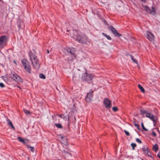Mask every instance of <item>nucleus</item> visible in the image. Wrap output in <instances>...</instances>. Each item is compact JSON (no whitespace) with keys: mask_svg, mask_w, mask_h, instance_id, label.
<instances>
[{"mask_svg":"<svg viewBox=\"0 0 160 160\" xmlns=\"http://www.w3.org/2000/svg\"><path fill=\"white\" fill-rule=\"evenodd\" d=\"M158 149V146L157 144H155L153 146L152 150L155 152H156Z\"/></svg>","mask_w":160,"mask_h":160,"instance_id":"dca6fc26","label":"nucleus"},{"mask_svg":"<svg viewBox=\"0 0 160 160\" xmlns=\"http://www.w3.org/2000/svg\"><path fill=\"white\" fill-rule=\"evenodd\" d=\"M66 58H67V59H68V61H69V60H69V58H68V57H71V55H69V56H67V55H66Z\"/></svg>","mask_w":160,"mask_h":160,"instance_id":"72a5a7b5","label":"nucleus"},{"mask_svg":"<svg viewBox=\"0 0 160 160\" xmlns=\"http://www.w3.org/2000/svg\"><path fill=\"white\" fill-rule=\"evenodd\" d=\"M138 86L139 89L141 90V91L142 92L144 93L145 92V90L141 85L140 84H138Z\"/></svg>","mask_w":160,"mask_h":160,"instance_id":"f3484780","label":"nucleus"},{"mask_svg":"<svg viewBox=\"0 0 160 160\" xmlns=\"http://www.w3.org/2000/svg\"><path fill=\"white\" fill-rule=\"evenodd\" d=\"M145 151L146 152V154H147L148 156L151 157V153L148 150V148H146L145 149Z\"/></svg>","mask_w":160,"mask_h":160,"instance_id":"aec40b11","label":"nucleus"},{"mask_svg":"<svg viewBox=\"0 0 160 160\" xmlns=\"http://www.w3.org/2000/svg\"><path fill=\"white\" fill-rule=\"evenodd\" d=\"M103 103L105 105V108H111V102L108 98H105L104 100Z\"/></svg>","mask_w":160,"mask_h":160,"instance_id":"9d476101","label":"nucleus"},{"mask_svg":"<svg viewBox=\"0 0 160 160\" xmlns=\"http://www.w3.org/2000/svg\"><path fill=\"white\" fill-rule=\"evenodd\" d=\"M9 126H10L14 130H15V127L13 126V125H12V123Z\"/></svg>","mask_w":160,"mask_h":160,"instance_id":"473e14b6","label":"nucleus"},{"mask_svg":"<svg viewBox=\"0 0 160 160\" xmlns=\"http://www.w3.org/2000/svg\"><path fill=\"white\" fill-rule=\"evenodd\" d=\"M75 109H74V108H73V110H72V112H73L74 111H75Z\"/></svg>","mask_w":160,"mask_h":160,"instance_id":"a19ab883","label":"nucleus"},{"mask_svg":"<svg viewBox=\"0 0 160 160\" xmlns=\"http://www.w3.org/2000/svg\"><path fill=\"white\" fill-rule=\"evenodd\" d=\"M147 147L145 148H142V149H143V152H144L145 153H146V152L145 151V149Z\"/></svg>","mask_w":160,"mask_h":160,"instance_id":"f704fd0d","label":"nucleus"},{"mask_svg":"<svg viewBox=\"0 0 160 160\" xmlns=\"http://www.w3.org/2000/svg\"><path fill=\"white\" fill-rule=\"evenodd\" d=\"M141 126H142V129H143V130L145 131H148V130L146 128H145V127H144V125H143V124L142 122L141 123Z\"/></svg>","mask_w":160,"mask_h":160,"instance_id":"bb28decb","label":"nucleus"},{"mask_svg":"<svg viewBox=\"0 0 160 160\" xmlns=\"http://www.w3.org/2000/svg\"><path fill=\"white\" fill-rule=\"evenodd\" d=\"M69 117L68 116V121H69Z\"/></svg>","mask_w":160,"mask_h":160,"instance_id":"79ce46f5","label":"nucleus"},{"mask_svg":"<svg viewBox=\"0 0 160 160\" xmlns=\"http://www.w3.org/2000/svg\"><path fill=\"white\" fill-rule=\"evenodd\" d=\"M146 38L150 41H152L154 39V36L153 34L149 31L147 32Z\"/></svg>","mask_w":160,"mask_h":160,"instance_id":"f8f14e48","label":"nucleus"},{"mask_svg":"<svg viewBox=\"0 0 160 160\" xmlns=\"http://www.w3.org/2000/svg\"><path fill=\"white\" fill-rule=\"evenodd\" d=\"M133 123L134 124V126L136 127L138 130H140V128H139V126L138 124L136 123L135 121H134Z\"/></svg>","mask_w":160,"mask_h":160,"instance_id":"6ab92c4d","label":"nucleus"},{"mask_svg":"<svg viewBox=\"0 0 160 160\" xmlns=\"http://www.w3.org/2000/svg\"><path fill=\"white\" fill-rule=\"evenodd\" d=\"M66 55H67V56L71 55L70 57H68L69 60H72L73 58L75 57L74 51L73 49H68L66 50Z\"/></svg>","mask_w":160,"mask_h":160,"instance_id":"0eeeda50","label":"nucleus"},{"mask_svg":"<svg viewBox=\"0 0 160 160\" xmlns=\"http://www.w3.org/2000/svg\"><path fill=\"white\" fill-rule=\"evenodd\" d=\"M0 87L1 88H4L5 87V85H4V84L3 83H2V82H0Z\"/></svg>","mask_w":160,"mask_h":160,"instance_id":"2f4dec72","label":"nucleus"},{"mask_svg":"<svg viewBox=\"0 0 160 160\" xmlns=\"http://www.w3.org/2000/svg\"><path fill=\"white\" fill-rule=\"evenodd\" d=\"M152 135L154 136H156V133L154 132H152Z\"/></svg>","mask_w":160,"mask_h":160,"instance_id":"c9c22d12","label":"nucleus"},{"mask_svg":"<svg viewBox=\"0 0 160 160\" xmlns=\"http://www.w3.org/2000/svg\"><path fill=\"white\" fill-rule=\"evenodd\" d=\"M77 40L79 42L82 43H87L88 42H90L89 41H88L87 38L85 36L81 37L80 35H78L76 38Z\"/></svg>","mask_w":160,"mask_h":160,"instance_id":"423d86ee","label":"nucleus"},{"mask_svg":"<svg viewBox=\"0 0 160 160\" xmlns=\"http://www.w3.org/2000/svg\"><path fill=\"white\" fill-rule=\"evenodd\" d=\"M143 8L147 12L149 13L150 14L154 15L155 13L156 9L153 7H152L151 9H150L148 6H143Z\"/></svg>","mask_w":160,"mask_h":160,"instance_id":"6e6552de","label":"nucleus"},{"mask_svg":"<svg viewBox=\"0 0 160 160\" xmlns=\"http://www.w3.org/2000/svg\"><path fill=\"white\" fill-rule=\"evenodd\" d=\"M94 77V75L86 72L82 75V79L83 80L91 82Z\"/></svg>","mask_w":160,"mask_h":160,"instance_id":"20e7f679","label":"nucleus"},{"mask_svg":"<svg viewBox=\"0 0 160 160\" xmlns=\"http://www.w3.org/2000/svg\"><path fill=\"white\" fill-rule=\"evenodd\" d=\"M124 132H125L126 135L127 136H129L130 135L129 132L127 131L126 130H124Z\"/></svg>","mask_w":160,"mask_h":160,"instance_id":"7c9ffc66","label":"nucleus"},{"mask_svg":"<svg viewBox=\"0 0 160 160\" xmlns=\"http://www.w3.org/2000/svg\"><path fill=\"white\" fill-rule=\"evenodd\" d=\"M141 1V2H146V0H140Z\"/></svg>","mask_w":160,"mask_h":160,"instance_id":"58836bf2","label":"nucleus"},{"mask_svg":"<svg viewBox=\"0 0 160 160\" xmlns=\"http://www.w3.org/2000/svg\"><path fill=\"white\" fill-rule=\"evenodd\" d=\"M130 58L135 63H136L137 64H138V63L136 61V60L134 59V58H133V57L131 55H130Z\"/></svg>","mask_w":160,"mask_h":160,"instance_id":"4be33fe9","label":"nucleus"},{"mask_svg":"<svg viewBox=\"0 0 160 160\" xmlns=\"http://www.w3.org/2000/svg\"><path fill=\"white\" fill-rule=\"evenodd\" d=\"M63 152H66L65 151V150H64V151H63Z\"/></svg>","mask_w":160,"mask_h":160,"instance_id":"c03bdc74","label":"nucleus"},{"mask_svg":"<svg viewBox=\"0 0 160 160\" xmlns=\"http://www.w3.org/2000/svg\"><path fill=\"white\" fill-rule=\"evenodd\" d=\"M140 111L141 114L143 115L145 114L146 117L149 118L153 122H157V117L154 116L152 113L148 112L147 111L143 109H141Z\"/></svg>","mask_w":160,"mask_h":160,"instance_id":"f03ea898","label":"nucleus"},{"mask_svg":"<svg viewBox=\"0 0 160 160\" xmlns=\"http://www.w3.org/2000/svg\"><path fill=\"white\" fill-rule=\"evenodd\" d=\"M40 78L43 79H45L46 78L45 76L42 73H40L39 75Z\"/></svg>","mask_w":160,"mask_h":160,"instance_id":"5701e85b","label":"nucleus"},{"mask_svg":"<svg viewBox=\"0 0 160 160\" xmlns=\"http://www.w3.org/2000/svg\"><path fill=\"white\" fill-rule=\"evenodd\" d=\"M136 141L137 142H138L139 143H142V141L140 139H139L138 138H137L136 139Z\"/></svg>","mask_w":160,"mask_h":160,"instance_id":"c756f323","label":"nucleus"},{"mask_svg":"<svg viewBox=\"0 0 160 160\" xmlns=\"http://www.w3.org/2000/svg\"><path fill=\"white\" fill-rule=\"evenodd\" d=\"M61 138L62 139L61 142L62 144L66 146L68 145V143L67 141V138H63V137L61 136Z\"/></svg>","mask_w":160,"mask_h":160,"instance_id":"2eb2a0df","label":"nucleus"},{"mask_svg":"<svg viewBox=\"0 0 160 160\" xmlns=\"http://www.w3.org/2000/svg\"><path fill=\"white\" fill-rule=\"evenodd\" d=\"M102 34L103 36H105L106 37L108 40H111V38L109 36H108V35H106V34H105L104 33H102Z\"/></svg>","mask_w":160,"mask_h":160,"instance_id":"393cba45","label":"nucleus"},{"mask_svg":"<svg viewBox=\"0 0 160 160\" xmlns=\"http://www.w3.org/2000/svg\"><path fill=\"white\" fill-rule=\"evenodd\" d=\"M26 145L27 148H30V150L31 152H33L34 151L35 149H34V148L33 147H31V146H29L28 145Z\"/></svg>","mask_w":160,"mask_h":160,"instance_id":"a211bd4d","label":"nucleus"},{"mask_svg":"<svg viewBox=\"0 0 160 160\" xmlns=\"http://www.w3.org/2000/svg\"><path fill=\"white\" fill-rule=\"evenodd\" d=\"M2 78L4 80H6V79H5V77L4 76H2Z\"/></svg>","mask_w":160,"mask_h":160,"instance_id":"e433bc0d","label":"nucleus"},{"mask_svg":"<svg viewBox=\"0 0 160 160\" xmlns=\"http://www.w3.org/2000/svg\"><path fill=\"white\" fill-rule=\"evenodd\" d=\"M23 110L24 113H26V114L30 115L31 114V113L30 111H28L25 109H23Z\"/></svg>","mask_w":160,"mask_h":160,"instance_id":"412c9836","label":"nucleus"},{"mask_svg":"<svg viewBox=\"0 0 160 160\" xmlns=\"http://www.w3.org/2000/svg\"><path fill=\"white\" fill-rule=\"evenodd\" d=\"M74 35L76 34H77V32L76 30H75L74 32Z\"/></svg>","mask_w":160,"mask_h":160,"instance_id":"4c0bfd02","label":"nucleus"},{"mask_svg":"<svg viewBox=\"0 0 160 160\" xmlns=\"http://www.w3.org/2000/svg\"><path fill=\"white\" fill-rule=\"evenodd\" d=\"M18 140L20 142L24 144H26L27 142H28V140L26 138L23 139V138L20 137L18 138Z\"/></svg>","mask_w":160,"mask_h":160,"instance_id":"4468645a","label":"nucleus"},{"mask_svg":"<svg viewBox=\"0 0 160 160\" xmlns=\"http://www.w3.org/2000/svg\"><path fill=\"white\" fill-rule=\"evenodd\" d=\"M10 77L18 83L22 82V80L16 73L11 72Z\"/></svg>","mask_w":160,"mask_h":160,"instance_id":"39448f33","label":"nucleus"},{"mask_svg":"<svg viewBox=\"0 0 160 160\" xmlns=\"http://www.w3.org/2000/svg\"><path fill=\"white\" fill-rule=\"evenodd\" d=\"M47 52L48 53H49V50H47Z\"/></svg>","mask_w":160,"mask_h":160,"instance_id":"ea45409f","label":"nucleus"},{"mask_svg":"<svg viewBox=\"0 0 160 160\" xmlns=\"http://www.w3.org/2000/svg\"><path fill=\"white\" fill-rule=\"evenodd\" d=\"M7 121L8 122L7 123L8 125H10L12 124L11 121L9 119H8L7 120Z\"/></svg>","mask_w":160,"mask_h":160,"instance_id":"c85d7f7f","label":"nucleus"},{"mask_svg":"<svg viewBox=\"0 0 160 160\" xmlns=\"http://www.w3.org/2000/svg\"><path fill=\"white\" fill-rule=\"evenodd\" d=\"M7 42V37L5 36H2L0 37V45L5 44Z\"/></svg>","mask_w":160,"mask_h":160,"instance_id":"ddd939ff","label":"nucleus"},{"mask_svg":"<svg viewBox=\"0 0 160 160\" xmlns=\"http://www.w3.org/2000/svg\"><path fill=\"white\" fill-rule=\"evenodd\" d=\"M93 91L92 90H91L90 92L87 93V96L85 98V100L87 102H90L92 100V93Z\"/></svg>","mask_w":160,"mask_h":160,"instance_id":"1a4fd4ad","label":"nucleus"},{"mask_svg":"<svg viewBox=\"0 0 160 160\" xmlns=\"http://www.w3.org/2000/svg\"><path fill=\"white\" fill-rule=\"evenodd\" d=\"M20 89H21V88L20 87H18Z\"/></svg>","mask_w":160,"mask_h":160,"instance_id":"a18cd8bd","label":"nucleus"},{"mask_svg":"<svg viewBox=\"0 0 160 160\" xmlns=\"http://www.w3.org/2000/svg\"><path fill=\"white\" fill-rule=\"evenodd\" d=\"M112 109L114 112H116L118 111V108L117 107H113L112 108Z\"/></svg>","mask_w":160,"mask_h":160,"instance_id":"cd10ccee","label":"nucleus"},{"mask_svg":"<svg viewBox=\"0 0 160 160\" xmlns=\"http://www.w3.org/2000/svg\"><path fill=\"white\" fill-rule=\"evenodd\" d=\"M22 63L25 70L29 73H31V68L29 62L26 59H23L22 60Z\"/></svg>","mask_w":160,"mask_h":160,"instance_id":"7ed1b4c3","label":"nucleus"},{"mask_svg":"<svg viewBox=\"0 0 160 160\" xmlns=\"http://www.w3.org/2000/svg\"><path fill=\"white\" fill-rule=\"evenodd\" d=\"M55 125L58 128H62L61 124H55Z\"/></svg>","mask_w":160,"mask_h":160,"instance_id":"b1692460","label":"nucleus"},{"mask_svg":"<svg viewBox=\"0 0 160 160\" xmlns=\"http://www.w3.org/2000/svg\"><path fill=\"white\" fill-rule=\"evenodd\" d=\"M29 55L32 64L35 68L38 69L40 67V64L37 57L31 52H29Z\"/></svg>","mask_w":160,"mask_h":160,"instance_id":"f257e3e1","label":"nucleus"},{"mask_svg":"<svg viewBox=\"0 0 160 160\" xmlns=\"http://www.w3.org/2000/svg\"><path fill=\"white\" fill-rule=\"evenodd\" d=\"M131 146L132 148V149L134 150L135 149V147L136 146V144L135 143H132Z\"/></svg>","mask_w":160,"mask_h":160,"instance_id":"a878e982","label":"nucleus"},{"mask_svg":"<svg viewBox=\"0 0 160 160\" xmlns=\"http://www.w3.org/2000/svg\"><path fill=\"white\" fill-rule=\"evenodd\" d=\"M110 29L112 31L115 36L117 37H120L122 36L121 34H119L118 32L112 26H111Z\"/></svg>","mask_w":160,"mask_h":160,"instance_id":"9b49d317","label":"nucleus"},{"mask_svg":"<svg viewBox=\"0 0 160 160\" xmlns=\"http://www.w3.org/2000/svg\"><path fill=\"white\" fill-rule=\"evenodd\" d=\"M73 37H74V38H76V36H73Z\"/></svg>","mask_w":160,"mask_h":160,"instance_id":"37998d69","label":"nucleus"}]
</instances>
